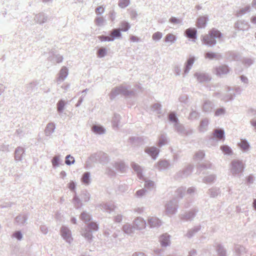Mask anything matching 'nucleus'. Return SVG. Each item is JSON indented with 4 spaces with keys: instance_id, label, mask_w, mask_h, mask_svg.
<instances>
[{
    "instance_id": "obj_1",
    "label": "nucleus",
    "mask_w": 256,
    "mask_h": 256,
    "mask_svg": "<svg viewBox=\"0 0 256 256\" xmlns=\"http://www.w3.org/2000/svg\"><path fill=\"white\" fill-rule=\"evenodd\" d=\"M130 86L120 84L112 88L109 94V97L111 100H114L119 94H122L125 97L135 96L134 90H130Z\"/></svg>"
},
{
    "instance_id": "obj_2",
    "label": "nucleus",
    "mask_w": 256,
    "mask_h": 256,
    "mask_svg": "<svg viewBox=\"0 0 256 256\" xmlns=\"http://www.w3.org/2000/svg\"><path fill=\"white\" fill-rule=\"evenodd\" d=\"M222 34L216 28H213L208 32V34L201 37L202 43L208 47H212L216 43V38H220Z\"/></svg>"
},
{
    "instance_id": "obj_3",
    "label": "nucleus",
    "mask_w": 256,
    "mask_h": 256,
    "mask_svg": "<svg viewBox=\"0 0 256 256\" xmlns=\"http://www.w3.org/2000/svg\"><path fill=\"white\" fill-rule=\"evenodd\" d=\"M99 229L98 224L96 222H90L87 224L81 230V234L89 242L93 240L92 232H96Z\"/></svg>"
},
{
    "instance_id": "obj_4",
    "label": "nucleus",
    "mask_w": 256,
    "mask_h": 256,
    "mask_svg": "<svg viewBox=\"0 0 256 256\" xmlns=\"http://www.w3.org/2000/svg\"><path fill=\"white\" fill-rule=\"evenodd\" d=\"M244 166L242 162L238 160H233L230 162V172L234 176L240 178L242 175Z\"/></svg>"
},
{
    "instance_id": "obj_5",
    "label": "nucleus",
    "mask_w": 256,
    "mask_h": 256,
    "mask_svg": "<svg viewBox=\"0 0 256 256\" xmlns=\"http://www.w3.org/2000/svg\"><path fill=\"white\" fill-rule=\"evenodd\" d=\"M122 37L121 30L118 28H114L110 32L108 36L101 35L98 36V38L101 42H112L115 39Z\"/></svg>"
},
{
    "instance_id": "obj_6",
    "label": "nucleus",
    "mask_w": 256,
    "mask_h": 256,
    "mask_svg": "<svg viewBox=\"0 0 256 256\" xmlns=\"http://www.w3.org/2000/svg\"><path fill=\"white\" fill-rule=\"evenodd\" d=\"M88 160L91 162L96 163L98 162L100 164L106 162L108 160L107 154L100 151L90 154L88 157Z\"/></svg>"
},
{
    "instance_id": "obj_7",
    "label": "nucleus",
    "mask_w": 256,
    "mask_h": 256,
    "mask_svg": "<svg viewBox=\"0 0 256 256\" xmlns=\"http://www.w3.org/2000/svg\"><path fill=\"white\" fill-rule=\"evenodd\" d=\"M178 201L176 198L170 200L166 205V212L170 214H174L177 211L178 208Z\"/></svg>"
},
{
    "instance_id": "obj_8",
    "label": "nucleus",
    "mask_w": 256,
    "mask_h": 256,
    "mask_svg": "<svg viewBox=\"0 0 256 256\" xmlns=\"http://www.w3.org/2000/svg\"><path fill=\"white\" fill-rule=\"evenodd\" d=\"M60 234L63 238L67 242L70 244L73 238L72 236V232L66 226H62L60 229Z\"/></svg>"
},
{
    "instance_id": "obj_9",
    "label": "nucleus",
    "mask_w": 256,
    "mask_h": 256,
    "mask_svg": "<svg viewBox=\"0 0 256 256\" xmlns=\"http://www.w3.org/2000/svg\"><path fill=\"white\" fill-rule=\"evenodd\" d=\"M194 166L192 164H188L182 170L179 171L176 174V177L178 178H185L190 176L193 170Z\"/></svg>"
},
{
    "instance_id": "obj_10",
    "label": "nucleus",
    "mask_w": 256,
    "mask_h": 256,
    "mask_svg": "<svg viewBox=\"0 0 256 256\" xmlns=\"http://www.w3.org/2000/svg\"><path fill=\"white\" fill-rule=\"evenodd\" d=\"M198 210L196 209L191 210L190 211L184 212L180 216L181 220L184 221H192L196 216Z\"/></svg>"
},
{
    "instance_id": "obj_11",
    "label": "nucleus",
    "mask_w": 256,
    "mask_h": 256,
    "mask_svg": "<svg viewBox=\"0 0 256 256\" xmlns=\"http://www.w3.org/2000/svg\"><path fill=\"white\" fill-rule=\"evenodd\" d=\"M230 68L226 64H221L215 68L216 74L220 77L230 72Z\"/></svg>"
},
{
    "instance_id": "obj_12",
    "label": "nucleus",
    "mask_w": 256,
    "mask_h": 256,
    "mask_svg": "<svg viewBox=\"0 0 256 256\" xmlns=\"http://www.w3.org/2000/svg\"><path fill=\"white\" fill-rule=\"evenodd\" d=\"M194 76L196 78L197 80L200 83L208 82L212 80L210 75L208 73L196 72L194 74Z\"/></svg>"
},
{
    "instance_id": "obj_13",
    "label": "nucleus",
    "mask_w": 256,
    "mask_h": 256,
    "mask_svg": "<svg viewBox=\"0 0 256 256\" xmlns=\"http://www.w3.org/2000/svg\"><path fill=\"white\" fill-rule=\"evenodd\" d=\"M184 36L191 40L193 42H195L197 40V30L194 28H190L184 31Z\"/></svg>"
},
{
    "instance_id": "obj_14",
    "label": "nucleus",
    "mask_w": 256,
    "mask_h": 256,
    "mask_svg": "<svg viewBox=\"0 0 256 256\" xmlns=\"http://www.w3.org/2000/svg\"><path fill=\"white\" fill-rule=\"evenodd\" d=\"M234 27L238 30H247L250 28V25L248 22L244 20H240L235 22Z\"/></svg>"
},
{
    "instance_id": "obj_15",
    "label": "nucleus",
    "mask_w": 256,
    "mask_h": 256,
    "mask_svg": "<svg viewBox=\"0 0 256 256\" xmlns=\"http://www.w3.org/2000/svg\"><path fill=\"white\" fill-rule=\"evenodd\" d=\"M38 82L36 80L33 81L26 84L24 86L25 93L28 95L31 94L38 89Z\"/></svg>"
},
{
    "instance_id": "obj_16",
    "label": "nucleus",
    "mask_w": 256,
    "mask_h": 256,
    "mask_svg": "<svg viewBox=\"0 0 256 256\" xmlns=\"http://www.w3.org/2000/svg\"><path fill=\"white\" fill-rule=\"evenodd\" d=\"M25 155V150L22 146L17 147L14 153V158L16 162H20L22 160V158Z\"/></svg>"
},
{
    "instance_id": "obj_17",
    "label": "nucleus",
    "mask_w": 256,
    "mask_h": 256,
    "mask_svg": "<svg viewBox=\"0 0 256 256\" xmlns=\"http://www.w3.org/2000/svg\"><path fill=\"white\" fill-rule=\"evenodd\" d=\"M48 20V16L44 12H40L36 14L34 18L35 22L40 24L47 22Z\"/></svg>"
},
{
    "instance_id": "obj_18",
    "label": "nucleus",
    "mask_w": 256,
    "mask_h": 256,
    "mask_svg": "<svg viewBox=\"0 0 256 256\" xmlns=\"http://www.w3.org/2000/svg\"><path fill=\"white\" fill-rule=\"evenodd\" d=\"M144 151L148 154L154 160H156L160 152V150L156 146L147 147Z\"/></svg>"
},
{
    "instance_id": "obj_19",
    "label": "nucleus",
    "mask_w": 256,
    "mask_h": 256,
    "mask_svg": "<svg viewBox=\"0 0 256 256\" xmlns=\"http://www.w3.org/2000/svg\"><path fill=\"white\" fill-rule=\"evenodd\" d=\"M226 58L228 61L238 60L240 58V54L234 51H228L225 54Z\"/></svg>"
},
{
    "instance_id": "obj_20",
    "label": "nucleus",
    "mask_w": 256,
    "mask_h": 256,
    "mask_svg": "<svg viewBox=\"0 0 256 256\" xmlns=\"http://www.w3.org/2000/svg\"><path fill=\"white\" fill-rule=\"evenodd\" d=\"M208 20V16H200L197 19L196 26L198 28H205Z\"/></svg>"
},
{
    "instance_id": "obj_21",
    "label": "nucleus",
    "mask_w": 256,
    "mask_h": 256,
    "mask_svg": "<svg viewBox=\"0 0 256 256\" xmlns=\"http://www.w3.org/2000/svg\"><path fill=\"white\" fill-rule=\"evenodd\" d=\"M194 60L195 58L194 56H190L184 64V76H185L189 72L194 62Z\"/></svg>"
},
{
    "instance_id": "obj_22",
    "label": "nucleus",
    "mask_w": 256,
    "mask_h": 256,
    "mask_svg": "<svg viewBox=\"0 0 256 256\" xmlns=\"http://www.w3.org/2000/svg\"><path fill=\"white\" fill-rule=\"evenodd\" d=\"M170 235L167 233L162 234L159 238V242L163 247H166L170 244Z\"/></svg>"
},
{
    "instance_id": "obj_23",
    "label": "nucleus",
    "mask_w": 256,
    "mask_h": 256,
    "mask_svg": "<svg viewBox=\"0 0 256 256\" xmlns=\"http://www.w3.org/2000/svg\"><path fill=\"white\" fill-rule=\"evenodd\" d=\"M134 170L136 172L138 177L140 180H143V175L141 167L134 162H132L130 164Z\"/></svg>"
},
{
    "instance_id": "obj_24",
    "label": "nucleus",
    "mask_w": 256,
    "mask_h": 256,
    "mask_svg": "<svg viewBox=\"0 0 256 256\" xmlns=\"http://www.w3.org/2000/svg\"><path fill=\"white\" fill-rule=\"evenodd\" d=\"M134 225L136 229L142 230L145 228L146 225V221L141 218H138L134 220Z\"/></svg>"
},
{
    "instance_id": "obj_25",
    "label": "nucleus",
    "mask_w": 256,
    "mask_h": 256,
    "mask_svg": "<svg viewBox=\"0 0 256 256\" xmlns=\"http://www.w3.org/2000/svg\"><path fill=\"white\" fill-rule=\"evenodd\" d=\"M148 224L150 228L159 227L161 226L162 222L156 217H151L148 219Z\"/></svg>"
},
{
    "instance_id": "obj_26",
    "label": "nucleus",
    "mask_w": 256,
    "mask_h": 256,
    "mask_svg": "<svg viewBox=\"0 0 256 256\" xmlns=\"http://www.w3.org/2000/svg\"><path fill=\"white\" fill-rule=\"evenodd\" d=\"M209 124V120L208 118L202 119L200 123L198 130L200 132H205L208 130V127Z\"/></svg>"
},
{
    "instance_id": "obj_27",
    "label": "nucleus",
    "mask_w": 256,
    "mask_h": 256,
    "mask_svg": "<svg viewBox=\"0 0 256 256\" xmlns=\"http://www.w3.org/2000/svg\"><path fill=\"white\" fill-rule=\"evenodd\" d=\"M221 191L220 188L218 187L214 186L208 189L207 194L210 195V198H216L220 194Z\"/></svg>"
},
{
    "instance_id": "obj_28",
    "label": "nucleus",
    "mask_w": 256,
    "mask_h": 256,
    "mask_svg": "<svg viewBox=\"0 0 256 256\" xmlns=\"http://www.w3.org/2000/svg\"><path fill=\"white\" fill-rule=\"evenodd\" d=\"M68 75V69L66 66H62L58 73V80L64 81Z\"/></svg>"
},
{
    "instance_id": "obj_29",
    "label": "nucleus",
    "mask_w": 256,
    "mask_h": 256,
    "mask_svg": "<svg viewBox=\"0 0 256 256\" xmlns=\"http://www.w3.org/2000/svg\"><path fill=\"white\" fill-rule=\"evenodd\" d=\"M170 166V164L167 160H161L157 163V167L159 170H164Z\"/></svg>"
},
{
    "instance_id": "obj_30",
    "label": "nucleus",
    "mask_w": 256,
    "mask_h": 256,
    "mask_svg": "<svg viewBox=\"0 0 256 256\" xmlns=\"http://www.w3.org/2000/svg\"><path fill=\"white\" fill-rule=\"evenodd\" d=\"M28 220V216L25 214H19L15 218L16 222L19 225H24Z\"/></svg>"
},
{
    "instance_id": "obj_31",
    "label": "nucleus",
    "mask_w": 256,
    "mask_h": 256,
    "mask_svg": "<svg viewBox=\"0 0 256 256\" xmlns=\"http://www.w3.org/2000/svg\"><path fill=\"white\" fill-rule=\"evenodd\" d=\"M212 166V164L209 162L199 164L197 166V172L200 174L204 170L211 169Z\"/></svg>"
},
{
    "instance_id": "obj_32",
    "label": "nucleus",
    "mask_w": 256,
    "mask_h": 256,
    "mask_svg": "<svg viewBox=\"0 0 256 256\" xmlns=\"http://www.w3.org/2000/svg\"><path fill=\"white\" fill-rule=\"evenodd\" d=\"M212 134L214 138H218L220 140H224V131L223 129L218 128L214 130Z\"/></svg>"
},
{
    "instance_id": "obj_33",
    "label": "nucleus",
    "mask_w": 256,
    "mask_h": 256,
    "mask_svg": "<svg viewBox=\"0 0 256 256\" xmlns=\"http://www.w3.org/2000/svg\"><path fill=\"white\" fill-rule=\"evenodd\" d=\"M214 106V103L208 100L204 101L203 106L202 109L204 112H210L212 110Z\"/></svg>"
},
{
    "instance_id": "obj_34",
    "label": "nucleus",
    "mask_w": 256,
    "mask_h": 256,
    "mask_svg": "<svg viewBox=\"0 0 256 256\" xmlns=\"http://www.w3.org/2000/svg\"><path fill=\"white\" fill-rule=\"evenodd\" d=\"M66 102L63 99L60 100L56 104L57 112L59 114L64 112Z\"/></svg>"
},
{
    "instance_id": "obj_35",
    "label": "nucleus",
    "mask_w": 256,
    "mask_h": 256,
    "mask_svg": "<svg viewBox=\"0 0 256 256\" xmlns=\"http://www.w3.org/2000/svg\"><path fill=\"white\" fill-rule=\"evenodd\" d=\"M174 130L179 134H186V130L184 126L180 122L174 124Z\"/></svg>"
},
{
    "instance_id": "obj_36",
    "label": "nucleus",
    "mask_w": 256,
    "mask_h": 256,
    "mask_svg": "<svg viewBox=\"0 0 256 256\" xmlns=\"http://www.w3.org/2000/svg\"><path fill=\"white\" fill-rule=\"evenodd\" d=\"M238 146L241 150L244 152L248 151L250 147L249 142L245 139H242L240 142L238 143Z\"/></svg>"
},
{
    "instance_id": "obj_37",
    "label": "nucleus",
    "mask_w": 256,
    "mask_h": 256,
    "mask_svg": "<svg viewBox=\"0 0 256 256\" xmlns=\"http://www.w3.org/2000/svg\"><path fill=\"white\" fill-rule=\"evenodd\" d=\"M82 182L85 185H88L90 183V173L89 172H84L81 178Z\"/></svg>"
},
{
    "instance_id": "obj_38",
    "label": "nucleus",
    "mask_w": 256,
    "mask_h": 256,
    "mask_svg": "<svg viewBox=\"0 0 256 256\" xmlns=\"http://www.w3.org/2000/svg\"><path fill=\"white\" fill-rule=\"evenodd\" d=\"M128 142L132 144L138 146L142 144L143 140L140 137L132 136L128 138Z\"/></svg>"
},
{
    "instance_id": "obj_39",
    "label": "nucleus",
    "mask_w": 256,
    "mask_h": 256,
    "mask_svg": "<svg viewBox=\"0 0 256 256\" xmlns=\"http://www.w3.org/2000/svg\"><path fill=\"white\" fill-rule=\"evenodd\" d=\"M168 120L176 124L179 122V120L176 116V112H170L168 115Z\"/></svg>"
},
{
    "instance_id": "obj_40",
    "label": "nucleus",
    "mask_w": 256,
    "mask_h": 256,
    "mask_svg": "<svg viewBox=\"0 0 256 256\" xmlns=\"http://www.w3.org/2000/svg\"><path fill=\"white\" fill-rule=\"evenodd\" d=\"M92 129L96 134H102L106 132L105 128L100 125H94L92 126Z\"/></svg>"
},
{
    "instance_id": "obj_41",
    "label": "nucleus",
    "mask_w": 256,
    "mask_h": 256,
    "mask_svg": "<svg viewBox=\"0 0 256 256\" xmlns=\"http://www.w3.org/2000/svg\"><path fill=\"white\" fill-rule=\"evenodd\" d=\"M205 58L210 60H213L214 58L220 60L222 58V56L220 54H216L214 52H208L205 54Z\"/></svg>"
},
{
    "instance_id": "obj_42",
    "label": "nucleus",
    "mask_w": 256,
    "mask_h": 256,
    "mask_svg": "<svg viewBox=\"0 0 256 256\" xmlns=\"http://www.w3.org/2000/svg\"><path fill=\"white\" fill-rule=\"evenodd\" d=\"M168 142V140L166 134H161L159 137L158 142V147H162V146L167 144Z\"/></svg>"
},
{
    "instance_id": "obj_43",
    "label": "nucleus",
    "mask_w": 256,
    "mask_h": 256,
    "mask_svg": "<svg viewBox=\"0 0 256 256\" xmlns=\"http://www.w3.org/2000/svg\"><path fill=\"white\" fill-rule=\"evenodd\" d=\"M120 119V114H114L112 121V125L114 128H118Z\"/></svg>"
},
{
    "instance_id": "obj_44",
    "label": "nucleus",
    "mask_w": 256,
    "mask_h": 256,
    "mask_svg": "<svg viewBox=\"0 0 256 256\" xmlns=\"http://www.w3.org/2000/svg\"><path fill=\"white\" fill-rule=\"evenodd\" d=\"M135 230L136 228L130 224H124L122 226V230L128 234L133 233Z\"/></svg>"
},
{
    "instance_id": "obj_45",
    "label": "nucleus",
    "mask_w": 256,
    "mask_h": 256,
    "mask_svg": "<svg viewBox=\"0 0 256 256\" xmlns=\"http://www.w3.org/2000/svg\"><path fill=\"white\" fill-rule=\"evenodd\" d=\"M56 128V126L54 123L50 122L48 123L45 130V133L46 135L49 136L51 134L54 132Z\"/></svg>"
},
{
    "instance_id": "obj_46",
    "label": "nucleus",
    "mask_w": 256,
    "mask_h": 256,
    "mask_svg": "<svg viewBox=\"0 0 256 256\" xmlns=\"http://www.w3.org/2000/svg\"><path fill=\"white\" fill-rule=\"evenodd\" d=\"M52 163L54 168H56L61 164L62 160L60 159V156L56 155L53 157L52 159Z\"/></svg>"
},
{
    "instance_id": "obj_47",
    "label": "nucleus",
    "mask_w": 256,
    "mask_h": 256,
    "mask_svg": "<svg viewBox=\"0 0 256 256\" xmlns=\"http://www.w3.org/2000/svg\"><path fill=\"white\" fill-rule=\"evenodd\" d=\"M201 226H194V228L190 229L188 230L186 236L188 238H192L194 234L198 232L200 230Z\"/></svg>"
},
{
    "instance_id": "obj_48",
    "label": "nucleus",
    "mask_w": 256,
    "mask_h": 256,
    "mask_svg": "<svg viewBox=\"0 0 256 256\" xmlns=\"http://www.w3.org/2000/svg\"><path fill=\"white\" fill-rule=\"evenodd\" d=\"M250 11V5L246 6V7L240 9L236 12V16L238 17L241 16L242 15L249 12Z\"/></svg>"
},
{
    "instance_id": "obj_49",
    "label": "nucleus",
    "mask_w": 256,
    "mask_h": 256,
    "mask_svg": "<svg viewBox=\"0 0 256 256\" xmlns=\"http://www.w3.org/2000/svg\"><path fill=\"white\" fill-rule=\"evenodd\" d=\"M72 202L74 206V207L76 208H79L80 207H82V204L81 202V200L78 198V196L76 195V194L74 196V198L72 199Z\"/></svg>"
},
{
    "instance_id": "obj_50",
    "label": "nucleus",
    "mask_w": 256,
    "mask_h": 256,
    "mask_svg": "<svg viewBox=\"0 0 256 256\" xmlns=\"http://www.w3.org/2000/svg\"><path fill=\"white\" fill-rule=\"evenodd\" d=\"M114 167L119 172H123L125 170V164L124 162H116L114 163Z\"/></svg>"
},
{
    "instance_id": "obj_51",
    "label": "nucleus",
    "mask_w": 256,
    "mask_h": 256,
    "mask_svg": "<svg viewBox=\"0 0 256 256\" xmlns=\"http://www.w3.org/2000/svg\"><path fill=\"white\" fill-rule=\"evenodd\" d=\"M216 179L215 174H210L208 176H204L202 179V182L206 184H210L214 182Z\"/></svg>"
},
{
    "instance_id": "obj_52",
    "label": "nucleus",
    "mask_w": 256,
    "mask_h": 256,
    "mask_svg": "<svg viewBox=\"0 0 256 256\" xmlns=\"http://www.w3.org/2000/svg\"><path fill=\"white\" fill-rule=\"evenodd\" d=\"M200 116V113L196 110H194L192 108L191 112L188 116V120H194L198 119Z\"/></svg>"
},
{
    "instance_id": "obj_53",
    "label": "nucleus",
    "mask_w": 256,
    "mask_h": 256,
    "mask_svg": "<svg viewBox=\"0 0 256 256\" xmlns=\"http://www.w3.org/2000/svg\"><path fill=\"white\" fill-rule=\"evenodd\" d=\"M80 218L84 222H90L92 219L91 216L86 212H83L80 215Z\"/></svg>"
},
{
    "instance_id": "obj_54",
    "label": "nucleus",
    "mask_w": 256,
    "mask_h": 256,
    "mask_svg": "<svg viewBox=\"0 0 256 256\" xmlns=\"http://www.w3.org/2000/svg\"><path fill=\"white\" fill-rule=\"evenodd\" d=\"M176 40V36L172 34H167L164 38V42H170L174 43Z\"/></svg>"
},
{
    "instance_id": "obj_55",
    "label": "nucleus",
    "mask_w": 256,
    "mask_h": 256,
    "mask_svg": "<svg viewBox=\"0 0 256 256\" xmlns=\"http://www.w3.org/2000/svg\"><path fill=\"white\" fill-rule=\"evenodd\" d=\"M236 95L234 93H230L228 94H226L224 96H222L221 98V100L227 102L229 100H232L234 99Z\"/></svg>"
},
{
    "instance_id": "obj_56",
    "label": "nucleus",
    "mask_w": 256,
    "mask_h": 256,
    "mask_svg": "<svg viewBox=\"0 0 256 256\" xmlns=\"http://www.w3.org/2000/svg\"><path fill=\"white\" fill-rule=\"evenodd\" d=\"M220 150L225 154L231 155L232 154V148L227 145H224L220 146Z\"/></svg>"
},
{
    "instance_id": "obj_57",
    "label": "nucleus",
    "mask_w": 256,
    "mask_h": 256,
    "mask_svg": "<svg viewBox=\"0 0 256 256\" xmlns=\"http://www.w3.org/2000/svg\"><path fill=\"white\" fill-rule=\"evenodd\" d=\"M107 54V50L104 47L100 48L97 52V56L99 58L105 56Z\"/></svg>"
},
{
    "instance_id": "obj_58",
    "label": "nucleus",
    "mask_w": 256,
    "mask_h": 256,
    "mask_svg": "<svg viewBox=\"0 0 256 256\" xmlns=\"http://www.w3.org/2000/svg\"><path fill=\"white\" fill-rule=\"evenodd\" d=\"M120 26L121 28H120V30L122 32H127L130 28V24L126 22V21H122L120 23Z\"/></svg>"
},
{
    "instance_id": "obj_59",
    "label": "nucleus",
    "mask_w": 256,
    "mask_h": 256,
    "mask_svg": "<svg viewBox=\"0 0 256 256\" xmlns=\"http://www.w3.org/2000/svg\"><path fill=\"white\" fill-rule=\"evenodd\" d=\"M186 188L182 186L177 189L176 191L177 196L180 198H182L185 194Z\"/></svg>"
},
{
    "instance_id": "obj_60",
    "label": "nucleus",
    "mask_w": 256,
    "mask_h": 256,
    "mask_svg": "<svg viewBox=\"0 0 256 256\" xmlns=\"http://www.w3.org/2000/svg\"><path fill=\"white\" fill-rule=\"evenodd\" d=\"M152 109H154V110L156 112V113L158 114H162V104L160 103H154L152 106Z\"/></svg>"
},
{
    "instance_id": "obj_61",
    "label": "nucleus",
    "mask_w": 256,
    "mask_h": 256,
    "mask_svg": "<svg viewBox=\"0 0 256 256\" xmlns=\"http://www.w3.org/2000/svg\"><path fill=\"white\" fill-rule=\"evenodd\" d=\"M74 158L70 154H68L66 156L65 163L68 166H70L72 164H74Z\"/></svg>"
},
{
    "instance_id": "obj_62",
    "label": "nucleus",
    "mask_w": 256,
    "mask_h": 256,
    "mask_svg": "<svg viewBox=\"0 0 256 256\" xmlns=\"http://www.w3.org/2000/svg\"><path fill=\"white\" fill-rule=\"evenodd\" d=\"M81 197L85 202H87L90 200V194L87 190H84L82 192Z\"/></svg>"
},
{
    "instance_id": "obj_63",
    "label": "nucleus",
    "mask_w": 256,
    "mask_h": 256,
    "mask_svg": "<svg viewBox=\"0 0 256 256\" xmlns=\"http://www.w3.org/2000/svg\"><path fill=\"white\" fill-rule=\"evenodd\" d=\"M178 100L181 103L184 104H187L188 102V96L186 94H182Z\"/></svg>"
},
{
    "instance_id": "obj_64",
    "label": "nucleus",
    "mask_w": 256,
    "mask_h": 256,
    "mask_svg": "<svg viewBox=\"0 0 256 256\" xmlns=\"http://www.w3.org/2000/svg\"><path fill=\"white\" fill-rule=\"evenodd\" d=\"M235 252L238 255H240L245 252V248L242 246L236 245L234 248Z\"/></svg>"
}]
</instances>
